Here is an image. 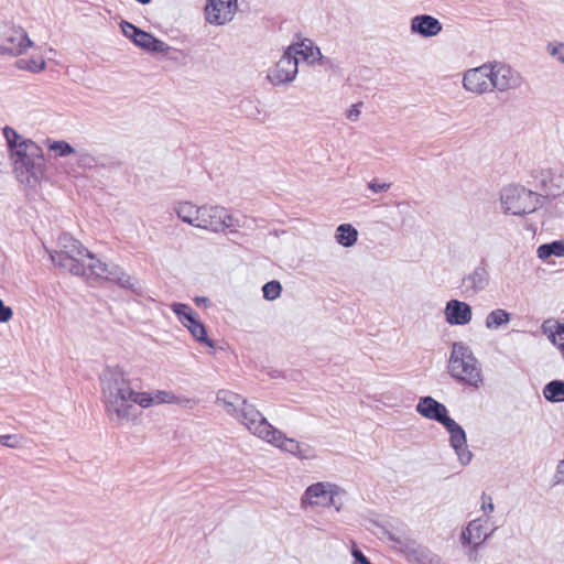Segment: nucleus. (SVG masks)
Returning <instances> with one entry per match:
<instances>
[{
	"mask_svg": "<svg viewBox=\"0 0 564 564\" xmlns=\"http://www.w3.org/2000/svg\"><path fill=\"white\" fill-rule=\"evenodd\" d=\"M3 137L17 176L28 183H31V181L36 182L44 166L42 148L33 140L24 138L8 126L3 128Z\"/></svg>",
	"mask_w": 564,
	"mask_h": 564,
	"instance_id": "nucleus-1",
	"label": "nucleus"
},
{
	"mask_svg": "<svg viewBox=\"0 0 564 564\" xmlns=\"http://www.w3.org/2000/svg\"><path fill=\"white\" fill-rule=\"evenodd\" d=\"M121 373H111L104 381L102 402L110 421L123 424L137 417L134 404L139 405L138 395Z\"/></svg>",
	"mask_w": 564,
	"mask_h": 564,
	"instance_id": "nucleus-2",
	"label": "nucleus"
},
{
	"mask_svg": "<svg viewBox=\"0 0 564 564\" xmlns=\"http://www.w3.org/2000/svg\"><path fill=\"white\" fill-rule=\"evenodd\" d=\"M84 257L91 260L89 268H91L93 274L107 276V265L96 260L78 240L67 234H63L58 237V249L51 253V259L56 265L75 273L80 272L83 268L80 261Z\"/></svg>",
	"mask_w": 564,
	"mask_h": 564,
	"instance_id": "nucleus-3",
	"label": "nucleus"
},
{
	"mask_svg": "<svg viewBox=\"0 0 564 564\" xmlns=\"http://www.w3.org/2000/svg\"><path fill=\"white\" fill-rule=\"evenodd\" d=\"M448 372L457 381L474 388H479L484 381L478 360L469 347L463 343L453 344L448 360Z\"/></svg>",
	"mask_w": 564,
	"mask_h": 564,
	"instance_id": "nucleus-4",
	"label": "nucleus"
},
{
	"mask_svg": "<svg viewBox=\"0 0 564 564\" xmlns=\"http://www.w3.org/2000/svg\"><path fill=\"white\" fill-rule=\"evenodd\" d=\"M500 206L503 212H538L546 207V198L518 183L500 189Z\"/></svg>",
	"mask_w": 564,
	"mask_h": 564,
	"instance_id": "nucleus-5",
	"label": "nucleus"
},
{
	"mask_svg": "<svg viewBox=\"0 0 564 564\" xmlns=\"http://www.w3.org/2000/svg\"><path fill=\"white\" fill-rule=\"evenodd\" d=\"M294 47H288L280 59L268 72V80L274 85L292 83L299 73V59L294 57Z\"/></svg>",
	"mask_w": 564,
	"mask_h": 564,
	"instance_id": "nucleus-6",
	"label": "nucleus"
},
{
	"mask_svg": "<svg viewBox=\"0 0 564 564\" xmlns=\"http://www.w3.org/2000/svg\"><path fill=\"white\" fill-rule=\"evenodd\" d=\"M492 63H485L478 67L467 69L463 75L465 90L484 95L492 91Z\"/></svg>",
	"mask_w": 564,
	"mask_h": 564,
	"instance_id": "nucleus-7",
	"label": "nucleus"
},
{
	"mask_svg": "<svg viewBox=\"0 0 564 564\" xmlns=\"http://www.w3.org/2000/svg\"><path fill=\"white\" fill-rule=\"evenodd\" d=\"M32 45L28 33L20 26L8 28L0 35V55H21Z\"/></svg>",
	"mask_w": 564,
	"mask_h": 564,
	"instance_id": "nucleus-8",
	"label": "nucleus"
},
{
	"mask_svg": "<svg viewBox=\"0 0 564 564\" xmlns=\"http://www.w3.org/2000/svg\"><path fill=\"white\" fill-rule=\"evenodd\" d=\"M536 186L544 193L541 194L546 198V203L550 197H557L564 194V169H546L541 170L534 175Z\"/></svg>",
	"mask_w": 564,
	"mask_h": 564,
	"instance_id": "nucleus-9",
	"label": "nucleus"
},
{
	"mask_svg": "<svg viewBox=\"0 0 564 564\" xmlns=\"http://www.w3.org/2000/svg\"><path fill=\"white\" fill-rule=\"evenodd\" d=\"M491 80L492 91L496 89L501 93L518 89L523 84V77L518 70L497 62L492 64Z\"/></svg>",
	"mask_w": 564,
	"mask_h": 564,
	"instance_id": "nucleus-10",
	"label": "nucleus"
},
{
	"mask_svg": "<svg viewBox=\"0 0 564 564\" xmlns=\"http://www.w3.org/2000/svg\"><path fill=\"white\" fill-rule=\"evenodd\" d=\"M237 10V0H207L205 17L213 25H224L235 18Z\"/></svg>",
	"mask_w": 564,
	"mask_h": 564,
	"instance_id": "nucleus-11",
	"label": "nucleus"
},
{
	"mask_svg": "<svg viewBox=\"0 0 564 564\" xmlns=\"http://www.w3.org/2000/svg\"><path fill=\"white\" fill-rule=\"evenodd\" d=\"M263 441L279 447L280 449L288 452L301 459H310L314 455L312 448L308 445H302L293 438H288L281 431L273 427L267 438Z\"/></svg>",
	"mask_w": 564,
	"mask_h": 564,
	"instance_id": "nucleus-12",
	"label": "nucleus"
},
{
	"mask_svg": "<svg viewBox=\"0 0 564 564\" xmlns=\"http://www.w3.org/2000/svg\"><path fill=\"white\" fill-rule=\"evenodd\" d=\"M241 422L252 434L261 440L267 438L273 429L263 415L252 405L245 404L241 410Z\"/></svg>",
	"mask_w": 564,
	"mask_h": 564,
	"instance_id": "nucleus-13",
	"label": "nucleus"
},
{
	"mask_svg": "<svg viewBox=\"0 0 564 564\" xmlns=\"http://www.w3.org/2000/svg\"><path fill=\"white\" fill-rule=\"evenodd\" d=\"M183 221L193 224L197 227L208 228L212 231H223L231 226L232 217L230 214H195V217L183 216Z\"/></svg>",
	"mask_w": 564,
	"mask_h": 564,
	"instance_id": "nucleus-14",
	"label": "nucleus"
},
{
	"mask_svg": "<svg viewBox=\"0 0 564 564\" xmlns=\"http://www.w3.org/2000/svg\"><path fill=\"white\" fill-rule=\"evenodd\" d=\"M443 425L449 432L452 446L456 451L460 460L469 463L471 459V453L466 448V435L464 430L453 419L447 420Z\"/></svg>",
	"mask_w": 564,
	"mask_h": 564,
	"instance_id": "nucleus-15",
	"label": "nucleus"
},
{
	"mask_svg": "<svg viewBox=\"0 0 564 564\" xmlns=\"http://www.w3.org/2000/svg\"><path fill=\"white\" fill-rule=\"evenodd\" d=\"M129 30H132L134 33L133 43L143 48L144 51L151 52V53H167L170 50V46L153 36L152 34L137 28V26H129L126 25Z\"/></svg>",
	"mask_w": 564,
	"mask_h": 564,
	"instance_id": "nucleus-16",
	"label": "nucleus"
},
{
	"mask_svg": "<svg viewBox=\"0 0 564 564\" xmlns=\"http://www.w3.org/2000/svg\"><path fill=\"white\" fill-rule=\"evenodd\" d=\"M442 29V23L436 18L429 14L415 15L411 20V32L420 34L423 37L436 36Z\"/></svg>",
	"mask_w": 564,
	"mask_h": 564,
	"instance_id": "nucleus-17",
	"label": "nucleus"
},
{
	"mask_svg": "<svg viewBox=\"0 0 564 564\" xmlns=\"http://www.w3.org/2000/svg\"><path fill=\"white\" fill-rule=\"evenodd\" d=\"M470 306L458 300H451L445 307L446 322L451 325H466L471 319Z\"/></svg>",
	"mask_w": 564,
	"mask_h": 564,
	"instance_id": "nucleus-18",
	"label": "nucleus"
},
{
	"mask_svg": "<svg viewBox=\"0 0 564 564\" xmlns=\"http://www.w3.org/2000/svg\"><path fill=\"white\" fill-rule=\"evenodd\" d=\"M417 412L430 420H435L442 424L451 417L447 415V409L444 404L437 402L431 397H425L417 404Z\"/></svg>",
	"mask_w": 564,
	"mask_h": 564,
	"instance_id": "nucleus-19",
	"label": "nucleus"
},
{
	"mask_svg": "<svg viewBox=\"0 0 564 564\" xmlns=\"http://www.w3.org/2000/svg\"><path fill=\"white\" fill-rule=\"evenodd\" d=\"M289 47H294V57L302 56V58L308 64H314L315 62H319L321 65L327 64L328 59L323 56L321 50L314 45V43L304 39L301 42L293 43Z\"/></svg>",
	"mask_w": 564,
	"mask_h": 564,
	"instance_id": "nucleus-20",
	"label": "nucleus"
},
{
	"mask_svg": "<svg viewBox=\"0 0 564 564\" xmlns=\"http://www.w3.org/2000/svg\"><path fill=\"white\" fill-rule=\"evenodd\" d=\"M333 499V491L327 490L325 484L316 482L310 486L302 498V506L327 505Z\"/></svg>",
	"mask_w": 564,
	"mask_h": 564,
	"instance_id": "nucleus-21",
	"label": "nucleus"
},
{
	"mask_svg": "<svg viewBox=\"0 0 564 564\" xmlns=\"http://www.w3.org/2000/svg\"><path fill=\"white\" fill-rule=\"evenodd\" d=\"M138 398L139 406L144 409L154 404L180 402V399L174 393L164 390H156L154 393L141 392Z\"/></svg>",
	"mask_w": 564,
	"mask_h": 564,
	"instance_id": "nucleus-22",
	"label": "nucleus"
},
{
	"mask_svg": "<svg viewBox=\"0 0 564 564\" xmlns=\"http://www.w3.org/2000/svg\"><path fill=\"white\" fill-rule=\"evenodd\" d=\"M542 332L553 345L564 349V324L554 319H547L542 324Z\"/></svg>",
	"mask_w": 564,
	"mask_h": 564,
	"instance_id": "nucleus-23",
	"label": "nucleus"
},
{
	"mask_svg": "<svg viewBox=\"0 0 564 564\" xmlns=\"http://www.w3.org/2000/svg\"><path fill=\"white\" fill-rule=\"evenodd\" d=\"M487 538L486 529L478 520L471 521L463 532V540L470 545H479Z\"/></svg>",
	"mask_w": 564,
	"mask_h": 564,
	"instance_id": "nucleus-24",
	"label": "nucleus"
},
{
	"mask_svg": "<svg viewBox=\"0 0 564 564\" xmlns=\"http://www.w3.org/2000/svg\"><path fill=\"white\" fill-rule=\"evenodd\" d=\"M184 326L197 341L206 344L212 349L214 348V343L208 339L205 326L196 317L187 316V322H185Z\"/></svg>",
	"mask_w": 564,
	"mask_h": 564,
	"instance_id": "nucleus-25",
	"label": "nucleus"
},
{
	"mask_svg": "<svg viewBox=\"0 0 564 564\" xmlns=\"http://www.w3.org/2000/svg\"><path fill=\"white\" fill-rule=\"evenodd\" d=\"M538 257L542 260L551 256L564 257V240H556L551 243L541 245L538 248Z\"/></svg>",
	"mask_w": 564,
	"mask_h": 564,
	"instance_id": "nucleus-26",
	"label": "nucleus"
},
{
	"mask_svg": "<svg viewBox=\"0 0 564 564\" xmlns=\"http://www.w3.org/2000/svg\"><path fill=\"white\" fill-rule=\"evenodd\" d=\"M543 394L551 402H564V382L558 380L549 382L543 389Z\"/></svg>",
	"mask_w": 564,
	"mask_h": 564,
	"instance_id": "nucleus-27",
	"label": "nucleus"
},
{
	"mask_svg": "<svg viewBox=\"0 0 564 564\" xmlns=\"http://www.w3.org/2000/svg\"><path fill=\"white\" fill-rule=\"evenodd\" d=\"M336 238L340 245L350 247L357 240V230L349 224L340 225L337 228Z\"/></svg>",
	"mask_w": 564,
	"mask_h": 564,
	"instance_id": "nucleus-28",
	"label": "nucleus"
},
{
	"mask_svg": "<svg viewBox=\"0 0 564 564\" xmlns=\"http://www.w3.org/2000/svg\"><path fill=\"white\" fill-rule=\"evenodd\" d=\"M510 319L509 313L505 310L498 308L492 311L486 319V326L488 328H498L499 326L507 324Z\"/></svg>",
	"mask_w": 564,
	"mask_h": 564,
	"instance_id": "nucleus-29",
	"label": "nucleus"
},
{
	"mask_svg": "<svg viewBox=\"0 0 564 564\" xmlns=\"http://www.w3.org/2000/svg\"><path fill=\"white\" fill-rule=\"evenodd\" d=\"M48 150L54 152L56 156H67L75 153V149L66 141H47Z\"/></svg>",
	"mask_w": 564,
	"mask_h": 564,
	"instance_id": "nucleus-30",
	"label": "nucleus"
},
{
	"mask_svg": "<svg viewBox=\"0 0 564 564\" xmlns=\"http://www.w3.org/2000/svg\"><path fill=\"white\" fill-rule=\"evenodd\" d=\"M281 283L275 280L265 283L262 288L263 297L268 301H273L278 299L281 294Z\"/></svg>",
	"mask_w": 564,
	"mask_h": 564,
	"instance_id": "nucleus-31",
	"label": "nucleus"
},
{
	"mask_svg": "<svg viewBox=\"0 0 564 564\" xmlns=\"http://www.w3.org/2000/svg\"><path fill=\"white\" fill-rule=\"evenodd\" d=\"M172 311L177 315L180 322L185 325V322H187V316L192 317V318H195L196 317V314L193 312V310L186 305V304H182V303H174L172 305Z\"/></svg>",
	"mask_w": 564,
	"mask_h": 564,
	"instance_id": "nucleus-32",
	"label": "nucleus"
},
{
	"mask_svg": "<svg viewBox=\"0 0 564 564\" xmlns=\"http://www.w3.org/2000/svg\"><path fill=\"white\" fill-rule=\"evenodd\" d=\"M547 53L560 63L564 64V43L553 41L546 46Z\"/></svg>",
	"mask_w": 564,
	"mask_h": 564,
	"instance_id": "nucleus-33",
	"label": "nucleus"
},
{
	"mask_svg": "<svg viewBox=\"0 0 564 564\" xmlns=\"http://www.w3.org/2000/svg\"><path fill=\"white\" fill-rule=\"evenodd\" d=\"M240 110L249 118H257L260 115L257 100L247 99L241 101Z\"/></svg>",
	"mask_w": 564,
	"mask_h": 564,
	"instance_id": "nucleus-34",
	"label": "nucleus"
},
{
	"mask_svg": "<svg viewBox=\"0 0 564 564\" xmlns=\"http://www.w3.org/2000/svg\"><path fill=\"white\" fill-rule=\"evenodd\" d=\"M77 163L84 169H91L96 164V160L91 154L80 152L77 154Z\"/></svg>",
	"mask_w": 564,
	"mask_h": 564,
	"instance_id": "nucleus-35",
	"label": "nucleus"
},
{
	"mask_svg": "<svg viewBox=\"0 0 564 564\" xmlns=\"http://www.w3.org/2000/svg\"><path fill=\"white\" fill-rule=\"evenodd\" d=\"M0 444L14 448L20 445V440L17 435H0Z\"/></svg>",
	"mask_w": 564,
	"mask_h": 564,
	"instance_id": "nucleus-36",
	"label": "nucleus"
},
{
	"mask_svg": "<svg viewBox=\"0 0 564 564\" xmlns=\"http://www.w3.org/2000/svg\"><path fill=\"white\" fill-rule=\"evenodd\" d=\"M361 106H362V102H357V104H354L350 109L347 110L346 112V118L350 121H357L360 117V113H361Z\"/></svg>",
	"mask_w": 564,
	"mask_h": 564,
	"instance_id": "nucleus-37",
	"label": "nucleus"
},
{
	"mask_svg": "<svg viewBox=\"0 0 564 564\" xmlns=\"http://www.w3.org/2000/svg\"><path fill=\"white\" fill-rule=\"evenodd\" d=\"M13 312L9 306H6L3 301L0 300V323H6L12 318Z\"/></svg>",
	"mask_w": 564,
	"mask_h": 564,
	"instance_id": "nucleus-38",
	"label": "nucleus"
},
{
	"mask_svg": "<svg viewBox=\"0 0 564 564\" xmlns=\"http://www.w3.org/2000/svg\"><path fill=\"white\" fill-rule=\"evenodd\" d=\"M193 208H196V212H200L202 207L193 205L191 202H180L175 205L174 212H191Z\"/></svg>",
	"mask_w": 564,
	"mask_h": 564,
	"instance_id": "nucleus-39",
	"label": "nucleus"
},
{
	"mask_svg": "<svg viewBox=\"0 0 564 564\" xmlns=\"http://www.w3.org/2000/svg\"><path fill=\"white\" fill-rule=\"evenodd\" d=\"M351 555L355 558V564H372L364 553L358 550L356 546L351 550Z\"/></svg>",
	"mask_w": 564,
	"mask_h": 564,
	"instance_id": "nucleus-40",
	"label": "nucleus"
},
{
	"mask_svg": "<svg viewBox=\"0 0 564 564\" xmlns=\"http://www.w3.org/2000/svg\"><path fill=\"white\" fill-rule=\"evenodd\" d=\"M494 509H495V507H494L492 498L490 496H487L486 494H484L481 497V510L485 513H491L494 511Z\"/></svg>",
	"mask_w": 564,
	"mask_h": 564,
	"instance_id": "nucleus-41",
	"label": "nucleus"
},
{
	"mask_svg": "<svg viewBox=\"0 0 564 564\" xmlns=\"http://www.w3.org/2000/svg\"><path fill=\"white\" fill-rule=\"evenodd\" d=\"M368 188L373 193H379L389 189L390 183H379L377 180H373L368 184Z\"/></svg>",
	"mask_w": 564,
	"mask_h": 564,
	"instance_id": "nucleus-42",
	"label": "nucleus"
},
{
	"mask_svg": "<svg viewBox=\"0 0 564 564\" xmlns=\"http://www.w3.org/2000/svg\"><path fill=\"white\" fill-rule=\"evenodd\" d=\"M126 25H129V26H134V25L128 21H122L120 23V28H121V31L124 34V36H127L128 39H130L133 42V39L135 37L134 33L132 32V30H129Z\"/></svg>",
	"mask_w": 564,
	"mask_h": 564,
	"instance_id": "nucleus-43",
	"label": "nucleus"
},
{
	"mask_svg": "<svg viewBox=\"0 0 564 564\" xmlns=\"http://www.w3.org/2000/svg\"><path fill=\"white\" fill-rule=\"evenodd\" d=\"M555 479L556 484L564 482V459L557 464Z\"/></svg>",
	"mask_w": 564,
	"mask_h": 564,
	"instance_id": "nucleus-44",
	"label": "nucleus"
},
{
	"mask_svg": "<svg viewBox=\"0 0 564 564\" xmlns=\"http://www.w3.org/2000/svg\"><path fill=\"white\" fill-rule=\"evenodd\" d=\"M44 67H45V62L43 59H40L39 62L31 61V64L29 65V69H31L33 72L42 70V69H44Z\"/></svg>",
	"mask_w": 564,
	"mask_h": 564,
	"instance_id": "nucleus-45",
	"label": "nucleus"
},
{
	"mask_svg": "<svg viewBox=\"0 0 564 564\" xmlns=\"http://www.w3.org/2000/svg\"><path fill=\"white\" fill-rule=\"evenodd\" d=\"M137 2L141 3V4H148L151 2V0H135Z\"/></svg>",
	"mask_w": 564,
	"mask_h": 564,
	"instance_id": "nucleus-46",
	"label": "nucleus"
}]
</instances>
